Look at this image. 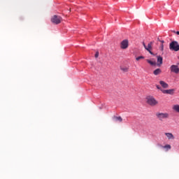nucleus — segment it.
I'll use <instances>...</instances> for the list:
<instances>
[{
	"instance_id": "3",
	"label": "nucleus",
	"mask_w": 179,
	"mask_h": 179,
	"mask_svg": "<svg viewBox=\"0 0 179 179\" xmlns=\"http://www.w3.org/2000/svg\"><path fill=\"white\" fill-rule=\"evenodd\" d=\"M51 22L52 23H54L55 24H59V23H61V22H62V17H61V16L54 15L51 18Z\"/></svg>"
},
{
	"instance_id": "15",
	"label": "nucleus",
	"mask_w": 179,
	"mask_h": 179,
	"mask_svg": "<svg viewBox=\"0 0 179 179\" xmlns=\"http://www.w3.org/2000/svg\"><path fill=\"white\" fill-rule=\"evenodd\" d=\"M129 44V42L127 39H124L121 42V45H128Z\"/></svg>"
},
{
	"instance_id": "10",
	"label": "nucleus",
	"mask_w": 179,
	"mask_h": 179,
	"mask_svg": "<svg viewBox=\"0 0 179 179\" xmlns=\"http://www.w3.org/2000/svg\"><path fill=\"white\" fill-rule=\"evenodd\" d=\"M120 70L122 71V72H128L129 71V66H120Z\"/></svg>"
},
{
	"instance_id": "16",
	"label": "nucleus",
	"mask_w": 179,
	"mask_h": 179,
	"mask_svg": "<svg viewBox=\"0 0 179 179\" xmlns=\"http://www.w3.org/2000/svg\"><path fill=\"white\" fill-rule=\"evenodd\" d=\"M157 44H159L160 45H163V44H166V43L164 42V41L160 39V38L158 37L157 38Z\"/></svg>"
},
{
	"instance_id": "21",
	"label": "nucleus",
	"mask_w": 179,
	"mask_h": 179,
	"mask_svg": "<svg viewBox=\"0 0 179 179\" xmlns=\"http://www.w3.org/2000/svg\"><path fill=\"white\" fill-rule=\"evenodd\" d=\"M120 48L122 50H127V48H128V45H121Z\"/></svg>"
},
{
	"instance_id": "19",
	"label": "nucleus",
	"mask_w": 179,
	"mask_h": 179,
	"mask_svg": "<svg viewBox=\"0 0 179 179\" xmlns=\"http://www.w3.org/2000/svg\"><path fill=\"white\" fill-rule=\"evenodd\" d=\"M169 45H178V42L173 41L171 43H169Z\"/></svg>"
},
{
	"instance_id": "17",
	"label": "nucleus",
	"mask_w": 179,
	"mask_h": 179,
	"mask_svg": "<svg viewBox=\"0 0 179 179\" xmlns=\"http://www.w3.org/2000/svg\"><path fill=\"white\" fill-rule=\"evenodd\" d=\"M163 149H166V150H170L171 149V145L170 144H166L162 146Z\"/></svg>"
},
{
	"instance_id": "4",
	"label": "nucleus",
	"mask_w": 179,
	"mask_h": 179,
	"mask_svg": "<svg viewBox=\"0 0 179 179\" xmlns=\"http://www.w3.org/2000/svg\"><path fill=\"white\" fill-rule=\"evenodd\" d=\"M171 71L173 72V73H179V68L177 65H172L170 67Z\"/></svg>"
},
{
	"instance_id": "23",
	"label": "nucleus",
	"mask_w": 179,
	"mask_h": 179,
	"mask_svg": "<svg viewBox=\"0 0 179 179\" xmlns=\"http://www.w3.org/2000/svg\"><path fill=\"white\" fill-rule=\"evenodd\" d=\"M157 89H158L159 90H163V89H162V87H160L159 85H156Z\"/></svg>"
},
{
	"instance_id": "18",
	"label": "nucleus",
	"mask_w": 179,
	"mask_h": 179,
	"mask_svg": "<svg viewBox=\"0 0 179 179\" xmlns=\"http://www.w3.org/2000/svg\"><path fill=\"white\" fill-rule=\"evenodd\" d=\"M147 62L148 64H150V65H152V66L156 65V62H152V60H150V59H147Z\"/></svg>"
},
{
	"instance_id": "6",
	"label": "nucleus",
	"mask_w": 179,
	"mask_h": 179,
	"mask_svg": "<svg viewBox=\"0 0 179 179\" xmlns=\"http://www.w3.org/2000/svg\"><path fill=\"white\" fill-rule=\"evenodd\" d=\"M157 66H161L163 64V57L162 56H157Z\"/></svg>"
},
{
	"instance_id": "5",
	"label": "nucleus",
	"mask_w": 179,
	"mask_h": 179,
	"mask_svg": "<svg viewBox=\"0 0 179 179\" xmlns=\"http://www.w3.org/2000/svg\"><path fill=\"white\" fill-rule=\"evenodd\" d=\"M161 92L164 93V94H174L175 90L171 89V90H161Z\"/></svg>"
},
{
	"instance_id": "2",
	"label": "nucleus",
	"mask_w": 179,
	"mask_h": 179,
	"mask_svg": "<svg viewBox=\"0 0 179 179\" xmlns=\"http://www.w3.org/2000/svg\"><path fill=\"white\" fill-rule=\"evenodd\" d=\"M146 100H147V103L149 104V106H151L152 107L155 106H157V104H159V102L157 101H156L155 97H153L152 96H147Z\"/></svg>"
},
{
	"instance_id": "7",
	"label": "nucleus",
	"mask_w": 179,
	"mask_h": 179,
	"mask_svg": "<svg viewBox=\"0 0 179 179\" xmlns=\"http://www.w3.org/2000/svg\"><path fill=\"white\" fill-rule=\"evenodd\" d=\"M164 134L169 140H173L176 138V137H174V135H173V133H165Z\"/></svg>"
},
{
	"instance_id": "1",
	"label": "nucleus",
	"mask_w": 179,
	"mask_h": 179,
	"mask_svg": "<svg viewBox=\"0 0 179 179\" xmlns=\"http://www.w3.org/2000/svg\"><path fill=\"white\" fill-rule=\"evenodd\" d=\"M155 117L159 121L163 122L164 120L170 118V115L168 113L157 112L155 113Z\"/></svg>"
},
{
	"instance_id": "25",
	"label": "nucleus",
	"mask_w": 179,
	"mask_h": 179,
	"mask_svg": "<svg viewBox=\"0 0 179 179\" xmlns=\"http://www.w3.org/2000/svg\"><path fill=\"white\" fill-rule=\"evenodd\" d=\"M162 50H163V46H162Z\"/></svg>"
},
{
	"instance_id": "24",
	"label": "nucleus",
	"mask_w": 179,
	"mask_h": 179,
	"mask_svg": "<svg viewBox=\"0 0 179 179\" xmlns=\"http://www.w3.org/2000/svg\"><path fill=\"white\" fill-rule=\"evenodd\" d=\"M174 33H176V34H178V36H179V31H173Z\"/></svg>"
},
{
	"instance_id": "11",
	"label": "nucleus",
	"mask_w": 179,
	"mask_h": 179,
	"mask_svg": "<svg viewBox=\"0 0 179 179\" xmlns=\"http://www.w3.org/2000/svg\"><path fill=\"white\" fill-rule=\"evenodd\" d=\"M144 48L151 54V55H153V52H152V45H144Z\"/></svg>"
},
{
	"instance_id": "12",
	"label": "nucleus",
	"mask_w": 179,
	"mask_h": 179,
	"mask_svg": "<svg viewBox=\"0 0 179 179\" xmlns=\"http://www.w3.org/2000/svg\"><path fill=\"white\" fill-rule=\"evenodd\" d=\"M113 120L114 121L119 122H122V117H121V116L117 117V116H114L113 117Z\"/></svg>"
},
{
	"instance_id": "8",
	"label": "nucleus",
	"mask_w": 179,
	"mask_h": 179,
	"mask_svg": "<svg viewBox=\"0 0 179 179\" xmlns=\"http://www.w3.org/2000/svg\"><path fill=\"white\" fill-rule=\"evenodd\" d=\"M169 50L171 51H179V45H170Z\"/></svg>"
},
{
	"instance_id": "22",
	"label": "nucleus",
	"mask_w": 179,
	"mask_h": 179,
	"mask_svg": "<svg viewBox=\"0 0 179 179\" xmlns=\"http://www.w3.org/2000/svg\"><path fill=\"white\" fill-rule=\"evenodd\" d=\"M99 51H96L94 55L95 58H99Z\"/></svg>"
},
{
	"instance_id": "20",
	"label": "nucleus",
	"mask_w": 179,
	"mask_h": 179,
	"mask_svg": "<svg viewBox=\"0 0 179 179\" xmlns=\"http://www.w3.org/2000/svg\"><path fill=\"white\" fill-rule=\"evenodd\" d=\"M141 59H145V57L139 56V57H136V61H141Z\"/></svg>"
},
{
	"instance_id": "13",
	"label": "nucleus",
	"mask_w": 179,
	"mask_h": 179,
	"mask_svg": "<svg viewBox=\"0 0 179 179\" xmlns=\"http://www.w3.org/2000/svg\"><path fill=\"white\" fill-rule=\"evenodd\" d=\"M153 73L155 75V76H157V75H160V73H162V69H157L153 71Z\"/></svg>"
},
{
	"instance_id": "9",
	"label": "nucleus",
	"mask_w": 179,
	"mask_h": 179,
	"mask_svg": "<svg viewBox=\"0 0 179 179\" xmlns=\"http://www.w3.org/2000/svg\"><path fill=\"white\" fill-rule=\"evenodd\" d=\"M159 84L164 89H167L169 87V84H167L166 82L163 80H160Z\"/></svg>"
},
{
	"instance_id": "14",
	"label": "nucleus",
	"mask_w": 179,
	"mask_h": 179,
	"mask_svg": "<svg viewBox=\"0 0 179 179\" xmlns=\"http://www.w3.org/2000/svg\"><path fill=\"white\" fill-rule=\"evenodd\" d=\"M173 110L174 111H176V113H179V105L176 104V105H173L172 107Z\"/></svg>"
}]
</instances>
